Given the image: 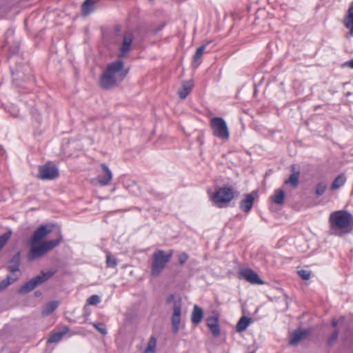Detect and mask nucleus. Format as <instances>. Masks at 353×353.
<instances>
[{"instance_id":"f257e3e1","label":"nucleus","mask_w":353,"mask_h":353,"mask_svg":"<svg viewBox=\"0 0 353 353\" xmlns=\"http://www.w3.org/2000/svg\"><path fill=\"white\" fill-rule=\"evenodd\" d=\"M332 234L342 236L352 230L353 216L347 211L338 210L329 217Z\"/></svg>"},{"instance_id":"f03ea898","label":"nucleus","mask_w":353,"mask_h":353,"mask_svg":"<svg viewBox=\"0 0 353 353\" xmlns=\"http://www.w3.org/2000/svg\"><path fill=\"white\" fill-rule=\"evenodd\" d=\"M128 71L123 69L121 60L109 64L100 79L101 88L108 89L120 83L126 76Z\"/></svg>"},{"instance_id":"7ed1b4c3","label":"nucleus","mask_w":353,"mask_h":353,"mask_svg":"<svg viewBox=\"0 0 353 353\" xmlns=\"http://www.w3.org/2000/svg\"><path fill=\"white\" fill-rule=\"evenodd\" d=\"M234 197V190L232 187L224 186L219 188L212 196V201L219 208L228 205Z\"/></svg>"},{"instance_id":"20e7f679","label":"nucleus","mask_w":353,"mask_h":353,"mask_svg":"<svg viewBox=\"0 0 353 353\" xmlns=\"http://www.w3.org/2000/svg\"><path fill=\"white\" fill-rule=\"evenodd\" d=\"M172 251L165 254L163 250L156 251L152 256V274L157 276L164 269L166 263L170 260Z\"/></svg>"},{"instance_id":"39448f33","label":"nucleus","mask_w":353,"mask_h":353,"mask_svg":"<svg viewBox=\"0 0 353 353\" xmlns=\"http://www.w3.org/2000/svg\"><path fill=\"white\" fill-rule=\"evenodd\" d=\"M213 135L227 141L230 138V130L225 121L221 117H214L210 120Z\"/></svg>"},{"instance_id":"423d86ee","label":"nucleus","mask_w":353,"mask_h":353,"mask_svg":"<svg viewBox=\"0 0 353 353\" xmlns=\"http://www.w3.org/2000/svg\"><path fill=\"white\" fill-rule=\"evenodd\" d=\"M54 274V272L48 271L46 272H42L40 274L37 276L32 278L28 282H26L19 290L21 293H27L32 290H33L38 285L48 281L50 278Z\"/></svg>"},{"instance_id":"0eeeda50","label":"nucleus","mask_w":353,"mask_h":353,"mask_svg":"<svg viewBox=\"0 0 353 353\" xmlns=\"http://www.w3.org/2000/svg\"><path fill=\"white\" fill-rule=\"evenodd\" d=\"M59 176V170L55 165L46 164L39 168V178L42 180H54Z\"/></svg>"},{"instance_id":"6e6552de","label":"nucleus","mask_w":353,"mask_h":353,"mask_svg":"<svg viewBox=\"0 0 353 353\" xmlns=\"http://www.w3.org/2000/svg\"><path fill=\"white\" fill-rule=\"evenodd\" d=\"M239 278L243 279L252 284L263 285L264 282L259 275L251 269H244L239 272Z\"/></svg>"},{"instance_id":"1a4fd4ad","label":"nucleus","mask_w":353,"mask_h":353,"mask_svg":"<svg viewBox=\"0 0 353 353\" xmlns=\"http://www.w3.org/2000/svg\"><path fill=\"white\" fill-rule=\"evenodd\" d=\"M52 229L51 227L47 225H41L37 230H36L29 240V244H37L41 239L46 237L49 233L52 232Z\"/></svg>"},{"instance_id":"9d476101","label":"nucleus","mask_w":353,"mask_h":353,"mask_svg":"<svg viewBox=\"0 0 353 353\" xmlns=\"http://www.w3.org/2000/svg\"><path fill=\"white\" fill-rule=\"evenodd\" d=\"M30 249L28 254L29 261L39 259L48 252L43 242L38 245H36V244H30Z\"/></svg>"},{"instance_id":"9b49d317","label":"nucleus","mask_w":353,"mask_h":353,"mask_svg":"<svg viewBox=\"0 0 353 353\" xmlns=\"http://www.w3.org/2000/svg\"><path fill=\"white\" fill-rule=\"evenodd\" d=\"M133 34L132 32H125L123 37V42L120 48L119 57H124L131 50V46L133 41Z\"/></svg>"},{"instance_id":"f8f14e48","label":"nucleus","mask_w":353,"mask_h":353,"mask_svg":"<svg viewBox=\"0 0 353 353\" xmlns=\"http://www.w3.org/2000/svg\"><path fill=\"white\" fill-rule=\"evenodd\" d=\"M181 305L175 303L172 315V327L174 333H177L179 330V325L181 323Z\"/></svg>"},{"instance_id":"ddd939ff","label":"nucleus","mask_w":353,"mask_h":353,"mask_svg":"<svg viewBox=\"0 0 353 353\" xmlns=\"http://www.w3.org/2000/svg\"><path fill=\"white\" fill-rule=\"evenodd\" d=\"M101 168L103 170V176H98L96 179H93V181H97L100 185L105 186L109 184L112 178V174L108 167L103 163Z\"/></svg>"},{"instance_id":"4468645a","label":"nucleus","mask_w":353,"mask_h":353,"mask_svg":"<svg viewBox=\"0 0 353 353\" xmlns=\"http://www.w3.org/2000/svg\"><path fill=\"white\" fill-rule=\"evenodd\" d=\"M255 194L256 192H254L248 194L245 196L244 199L241 201L239 203V208L243 212L248 213L252 210Z\"/></svg>"},{"instance_id":"2eb2a0df","label":"nucleus","mask_w":353,"mask_h":353,"mask_svg":"<svg viewBox=\"0 0 353 353\" xmlns=\"http://www.w3.org/2000/svg\"><path fill=\"white\" fill-rule=\"evenodd\" d=\"M206 322L207 325L210 330L212 335L214 337L219 336L221 334V330L219 324V317L217 316L208 317Z\"/></svg>"},{"instance_id":"dca6fc26","label":"nucleus","mask_w":353,"mask_h":353,"mask_svg":"<svg viewBox=\"0 0 353 353\" xmlns=\"http://www.w3.org/2000/svg\"><path fill=\"white\" fill-rule=\"evenodd\" d=\"M203 312L201 307L195 305L191 314V321L193 325L199 324L203 319Z\"/></svg>"},{"instance_id":"f3484780","label":"nucleus","mask_w":353,"mask_h":353,"mask_svg":"<svg viewBox=\"0 0 353 353\" xmlns=\"http://www.w3.org/2000/svg\"><path fill=\"white\" fill-rule=\"evenodd\" d=\"M69 331H70L69 327L65 326L62 331L52 333L48 338V343H57L59 342L61 340L62 337L65 334L69 332Z\"/></svg>"},{"instance_id":"a211bd4d","label":"nucleus","mask_w":353,"mask_h":353,"mask_svg":"<svg viewBox=\"0 0 353 353\" xmlns=\"http://www.w3.org/2000/svg\"><path fill=\"white\" fill-rule=\"evenodd\" d=\"M344 25L346 28L350 30V34L353 37V2L348 8L347 15L345 19Z\"/></svg>"},{"instance_id":"6ab92c4d","label":"nucleus","mask_w":353,"mask_h":353,"mask_svg":"<svg viewBox=\"0 0 353 353\" xmlns=\"http://www.w3.org/2000/svg\"><path fill=\"white\" fill-rule=\"evenodd\" d=\"M192 81H183L182 83V88L178 92L179 97L182 99H185L190 92V91L192 90Z\"/></svg>"},{"instance_id":"aec40b11","label":"nucleus","mask_w":353,"mask_h":353,"mask_svg":"<svg viewBox=\"0 0 353 353\" xmlns=\"http://www.w3.org/2000/svg\"><path fill=\"white\" fill-rule=\"evenodd\" d=\"M292 173L290 175L289 179L285 181V184H290L293 188H296L299 185V172L295 170V166L292 165L291 168Z\"/></svg>"},{"instance_id":"412c9836","label":"nucleus","mask_w":353,"mask_h":353,"mask_svg":"<svg viewBox=\"0 0 353 353\" xmlns=\"http://www.w3.org/2000/svg\"><path fill=\"white\" fill-rule=\"evenodd\" d=\"M307 334L306 331L301 330H295L290 336V343L291 345H297Z\"/></svg>"},{"instance_id":"4be33fe9","label":"nucleus","mask_w":353,"mask_h":353,"mask_svg":"<svg viewBox=\"0 0 353 353\" xmlns=\"http://www.w3.org/2000/svg\"><path fill=\"white\" fill-rule=\"evenodd\" d=\"M20 265V253H16L10 259L8 264V269L12 272H15L19 270Z\"/></svg>"},{"instance_id":"5701e85b","label":"nucleus","mask_w":353,"mask_h":353,"mask_svg":"<svg viewBox=\"0 0 353 353\" xmlns=\"http://www.w3.org/2000/svg\"><path fill=\"white\" fill-rule=\"evenodd\" d=\"M59 303L57 301H52L48 303L43 308L42 314L49 315L53 312L59 306Z\"/></svg>"},{"instance_id":"b1692460","label":"nucleus","mask_w":353,"mask_h":353,"mask_svg":"<svg viewBox=\"0 0 353 353\" xmlns=\"http://www.w3.org/2000/svg\"><path fill=\"white\" fill-rule=\"evenodd\" d=\"M250 323V319L246 316H242L236 326V330L238 332L245 331Z\"/></svg>"},{"instance_id":"393cba45","label":"nucleus","mask_w":353,"mask_h":353,"mask_svg":"<svg viewBox=\"0 0 353 353\" xmlns=\"http://www.w3.org/2000/svg\"><path fill=\"white\" fill-rule=\"evenodd\" d=\"M346 181V178L344 174H339L333 181L331 185V190H335L342 187Z\"/></svg>"},{"instance_id":"a878e982","label":"nucleus","mask_w":353,"mask_h":353,"mask_svg":"<svg viewBox=\"0 0 353 353\" xmlns=\"http://www.w3.org/2000/svg\"><path fill=\"white\" fill-rule=\"evenodd\" d=\"M285 193L283 190L277 189L275 190L274 195L272 196L273 201L279 205H281L284 202Z\"/></svg>"},{"instance_id":"bb28decb","label":"nucleus","mask_w":353,"mask_h":353,"mask_svg":"<svg viewBox=\"0 0 353 353\" xmlns=\"http://www.w3.org/2000/svg\"><path fill=\"white\" fill-rule=\"evenodd\" d=\"M94 0H85L82 5V12L84 15L89 14L94 10Z\"/></svg>"},{"instance_id":"cd10ccee","label":"nucleus","mask_w":353,"mask_h":353,"mask_svg":"<svg viewBox=\"0 0 353 353\" xmlns=\"http://www.w3.org/2000/svg\"><path fill=\"white\" fill-rule=\"evenodd\" d=\"M61 241V237H60L57 239L43 241V243L44 244V246H45L47 252H48V251L52 250L53 248H56L57 246H58L59 244L60 243Z\"/></svg>"},{"instance_id":"c85d7f7f","label":"nucleus","mask_w":353,"mask_h":353,"mask_svg":"<svg viewBox=\"0 0 353 353\" xmlns=\"http://www.w3.org/2000/svg\"><path fill=\"white\" fill-rule=\"evenodd\" d=\"M156 345H157V340L154 336H151L147 347L145 348L143 353H154L155 349H156Z\"/></svg>"},{"instance_id":"c756f323","label":"nucleus","mask_w":353,"mask_h":353,"mask_svg":"<svg viewBox=\"0 0 353 353\" xmlns=\"http://www.w3.org/2000/svg\"><path fill=\"white\" fill-rule=\"evenodd\" d=\"M16 279V278H12L10 276H7L6 279L0 282V292L6 289Z\"/></svg>"},{"instance_id":"7c9ffc66","label":"nucleus","mask_w":353,"mask_h":353,"mask_svg":"<svg viewBox=\"0 0 353 353\" xmlns=\"http://www.w3.org/2000/svg\"><path fill=\"white\" fill-rule=\"evenodd\" d=\"M205 49V45H203V46H200L199 48H197V50L195 52V54L194 55V58H193L194 63H196L199 61V59L201 58L202 55L203 54Z\"/></svg>"},{"instance_id":"2f4dec72","label":"nucleus","mask_w":353,"mask_h":353,"mask_svg":"<svg viewBox=\"0 0 353 353\" xmlns=\"http://www.w3.org/2000/svg\"><path fill=\"white\" fill-rule=\"evenodd\" d=\"M327 189V184L324 182H319L316 186L315 194L316 196H321Z\"/></svg>"},{"instance_id":"473e14b6","label":"nucleus","mask_w":353,"mask_h":353,"mask_svg":"<svg viewBox=\"0 0 353 353\" xmlns=\"http://www.w3.org/2000/svg\"><path fill=\"white\" fill-rule=\"evenodd\" d=\"M11 235H12V232L8 231L0 236V250L3 248V247L6 245V243L10 239Z\"/></svg>"},{"instance_id":"72a5a7b5","label":"nucleus","mask_w":353,"mask_h":353,"mask_svg":"<svg viewBox=\"0 0 353 353\" xmlns=\"http://www.w3.org/2000/svg\"><path fill=\"white\" fill-rule=\"evenodd\" d=\"M117 260L110 254L106 255V265L108 268H115L117 265Z\"/></svg>"},{"instance_id":"f704fd0d","label":"nucleus","mask_w":353,"mask_h":353,"mask_svg":"<svg viewBox=\"0 0 353 353\" xmlns=\"http://www.w3.org/2000/svg\"><path fill=\"white\" fill-rule=\"evenodd\" d=\"M92 325L103 335L107 334V333H108L107 329L103 323H92Z\"/></svg>"},{"instance_id":"c9c22d12","label":"nucleus","mask_w":353,"mask_h":353,"mask_svg":"<svg viewBox=\"0 0 353 353\" xmlns=\"http://www.w3.org/2000/svg\"><path fill=\"white\" fill-rule=\"evenodd\" d=\"M101 301V299L98 295H92L89 299L87 300V303L89 305H97Z\"/></svg>"},{"instance_id":"e433bc0d","label":"nucleus","mask_w":353,"mask_h":353,"mask_svg":"<svg viewBox=\"0 0 353 353\" xmlns=\"http://www.w3.org/2000/svg\"><path fill=\"white\" fill-rule=\"evenodd\" d=\"M298 274L303 280H308L310 278V271L306 270H301L298 271Z\"/></svg>"},{"instance_id":"4c0bfd02","label":"nucleus","mask_w":353,"mask_h":353,"mask_svg":"<svg viewBox=\"0 0 353 353\" xmlns=\"http://www.w3.org/2000/svg\"><path fill=\"white\" fill-rule=\"evenodd\" d=\"M338 336H339V332L334 331L328 339V345H332L336 341Z\"/></svg>"},{"instance_id":"58836bf2","label":"nucleus","mask_w":353,"mask_h":353,"mask_svg":"<svg viewBox=\"0 0 353 353\" xmlns=\"http://www.w3.org/2000/svg\"><path fill=\"white\" fill-rule=\"evenodd\" d=\"M188 255L185 253H181L179 255V261L181 264H183L188 259Z\"/></svg>"},{"instance_id":"ea45409f","label":"nucleus","mask_w":353,"mask_h":353,"mask_svg":"<svg viewBox=\"0 0 353 353\" xmlns=\"http://www.w3.org/2000/svg\"><path fill=\"white\" fill-rule=\"evenodd\" d=\"M174 295H173V294H170V295L167 298V299H166V303H172V302L173 301V300H174Z\"/></svg>"},{"instance_id":"a19ab883","label":"nucleus","mask_w":353,"mask_h":353,"mask_svg":"<svg viewBox=\"0 0 353 353\" xmlns=\"http://www.w3.org/2000/svg\"><path fill=\"white\" fill-rule=\"evenodd\" d=\"M345 65L353 69V59L345 63Z\"/></svg>"},{"instance_id":"79ce46f5","label":"nucleus","mask_w":353,"mask_h":353,"mask_svg":"<svg viewBox=\"0 0 353 353\" xmlns=\"http://www.w3.org/2000/svg\"><path fill=\"white\" fill-rule=\"evenodd\" d=\"M13 34H14V30H11V29L8 30L6 33L7 35H12Z\"/></svg>"},{"instance_id":"37998d69","label":"nucleus","mask_w":353,"mask_h":353,"mask_svg":"<svg viewBox=\"0 0 353 353\" xmlns=\"http://www.w3.org/2000/svg\"><path fill=\"white\" fill-rule=\"evenodd\" d=\"M332 326L335 327L338 324V321L334 319L332 322Z\"/></svg>"}]
</instances>
